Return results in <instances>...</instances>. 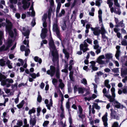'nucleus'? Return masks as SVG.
<instances>
[{"instance_id":"nucleus-1","label":"nucleus","mask_w":127,"mask_h":127,"mask_svg":"<svg viewBox=\"0 0 127 127\" xmlns=\"http://www.w3.org/2000/svg\"><path fill=\"white\" fill-rule=\"evenodd\" d=\"M49 45L50 50L51 51L52 55L53 57V60L54 62L55 61H58V54L56 49L54 42L52 38L50 40Z\"/></svg>"},{"instance_id":"nucleus-2","label":"nucleus","mask_w":127,"mask_h":127,"mask_svg":"<svg viewBox=\"0 0 127 127\" xmlns=\"http://www.w3.org/2000/svg\"><path fill=\"white\" fill-rule=\"evenodd\" d=\"M111 91L112 95V96L110 95H107L106 94L107 91L105 88H104L102 90V92L104 94L103 96H105L109 99L110 102H113L114 99V98L116 96L115 93V88L114 87H112L111 89Z\"/></svg>"},{"instance_id":"nucleus-3","label":"nucleus","mask_w":127,"mask_h":127,"mask_svg":"<svg viewBox=\"0 0 127 127\" xmlns=\"http://www.w3.org/2000/svg\"><path fill=\"white\" fill-rule=\"evenodd\" d=\"M7 24L6 26V31L8 32L9 35L11 37L13 36V32L11 31L12 27V23L9 21H6Z\"/></svg>"},{"instance_id":"nucleus-4","label":"nucleus","mask_w":127,"mask_h":127,"mask_svg":"<svg viewBox=\"0 0 127 127\" xmlns=\"http://www.w3.org/2000/svg\"><path fill=\"white\" fill-rule=\"evenodd\" d=\"M53 30L54 32H55L58 37L60 40H61L60 36L59 30L57 22V20L53 24Z\"/></svg>"},{"instance_id":"nucleus-5","label":"nucleus","mask_w":127,"mask_h":127,"mask_svg":"<svg viewBox=\"0 0 127 127\" xmlns=\"http://www.w3.org/2000/svg\"><path fill=\"white\" fill-rule=\"evenodd\" d=\"M14 81L11 78H7L2 81L1 84L3 86L6 85L7 87H9L11 86L10 83H12Z\"/></svg>"},{"instance_id":"nucleus-6","label":"nucleus","mask_w":127,"mask_h":127,"mask_svg":"<svg viewBox=\"0 0 127 127\" xmlns=\"http://www.w3.org/2000/svg\"><path fill=\"white\" fill-rule=\"evenodd\" d=\"M105 58L104 55H102L99 56L97 59L96 62L99 64L102 65H106V61L102 60Z\"/></svg>"},{"instance_id":"nucleus-7","label":"nucleus","mask_w":127,"mask_h":127,"mask_svg":"<svg viewBox=\"0 0 127 127\" xmlns=\"http://www.w3.org/2000/svg\"><path fill=\"white\" fill-rule=\"evenodd\" d=\"M12 41L11 39H9L8 40V42L7 45L6 47L3 45L0 48V51H2L7 50L8 48L10 47L12 45Z\"/></svg>"},{"instance_id":"nucleus-8","label":"nucleus","mask_w":127,"mask_h":127,"mask_svg":"<svg viewBox=\"0 0 127 127\" xmlns=\"http://www.w3.org/2000/svg\"><path fill=\"white\" fill-rule=\"evenodd\" d=\"M111 112L110 113V117L111 119H116L117 120H119V117L117 114V112L113 109H110Z\"/></svg>"},{"instance_id":"nucleus-9","label":"nucleus","mask_w":127,"mask_h":127,"mask_svg":"<svg viewBox=\"0 0 127 127\" xmlns=\"http://www.w3.org/2000/svg\"><path fill=\"white\" fill-rule=\"evenodd\" d=\"M88 44L85 41H84L83 43L81 44L80 45V50H82L83 53L89 50V49L88 47Z\"/></svg>"},{"instance_id":"nucleus-10","label":"nucleus","mask_w":127,"mask_h":127,"mask_svg":"<svg viewBox=\"0 0 127 127\" xmlns=\"http://www.w3.org/2000/svg\"><path fill=\"white\" fill-rule=\"evenodd\" d=\"M55 67L51 65L50 66V69L47 71V73L52 77L55 74Z\"/></svg>"},{"instance_id":"nucleus-11","label":"nucleus","mask_w":127,"mask_h":127,"mask_svg":"<svg viewBox=\"0 0 127 127\" xmlns=\"http://www.w3.org/2000/svg\"><path fill=\"white\" fill-rule=\"evenodd\" d=\"M36 117L35 115L32 116L30 115V124L32 127H33L34 126L36 122Z\"/></svg>"},{"instance_id":"nucleus-12","label":"nucleus","mask_w":127,"mask_h":127,"mask_svg":"<svg viewBox=\"0 0 127 127\" xmlns=\"http://www.w3.org/2000/svg\"><path fill=\"white\" fill-rule=\"evenodd\" d=\"M74 89L75 93H76L77 91H78L79 94H83L85 91L84 88L81 87L77 88L76 86H74Z\"/></svg>"},{"instance_id":"nucleus-13","label":"nucleus","mask_w":127,"mask_h":127,"mask_svg":"<svg viewBox=\"0 0 127 127\" xmlns=\"http://www.w3.org/2000/svg\"><path fill=\"white\" fill-rule=\"evenodd\" d=\"M91 30L93 31L94 34L95 35L98 36L100 33V31L99 27L95 28L91 27Z\"/></svg>"},{"instance_id":"nucleus-14","label":"nucleus","mask_w":127,"mask_h":127,"mask_svg":"<svg viewBox=\"0 0 127 127\" xmlns=\"http://www.w3.org/2000/svg\"><path fill=\"white\" fill-rule=\"evenodd\" d=\"M30 0H23L22 1V3L23 5V7L24 9L28 8L30 6V3L29 2Z\"/></svg>"},{"instance_id":"nucleus-15","label":"nucleus","mask_w":127,"mask_h":127,"mask_svg":"<svg viewBox=\"0 0 127 127\" xmlns=\"http://www.w3.org/2000/svg\"><path fill=\"white\" fill-rule=\"evenodd\" d=\"M108 114L106 112L104 115L102 117V119L103 123L105 127H107L108 125L107 121L108 119L107 118Z\"/></svg>"},{"instance_id":"nucleus-16","label":"nucleus","mask_w":127,"mask_h":127,"mask_svg":"<svg viewBox=\"0 0 127 127\" xmlns=\"http://www.w3.org/2000/svg\"><path fill=\"white\" fill-rule=\"evenodd\" d=\"M105 57L106 59V63H108L109 60L113 58L112 54L111 53H107L105 54Z\"/></svg>"},{"instance_id":"nucleus-17","label":"nucleus","mask_w":127,"mask_h":127,"mask_svg":"<svg viewBox=\"0 0 127 127\" xmlns=\"http://www.w3.org/2000/svg\"><path fill=\"white\" fill-rule=\"evenodd\" d=\"M79 111H78L77 113L79 114L78 116L79 118L82 119H83L85 117V116L83 114V110L80 106H78Z\"/></svg>"},{"instance_id":"nucleus-18","label":"nucleus","mask_w":127,"mask_h":127,"mask_svg":"<svg viewBox=\"0 0 127 127\" xmlns=\"http://www.w3.org/2000/svg\"><path fill=\"white\" fill-rule=\"evenodd\" d=\"M47 30L46 28L43 29L42 30L41 33L40 34L41 37L42 39H44L46 36V33H47Z\"/></svg>"},{"instance_id":"nucleus-19","label":"nucleus","mask_w":127,"mask_h":127,"mask_svg":"<svg viewBox=\"0 0 127 127\" xmlns=\"http://www.w3.org/2000/svg\"><path fill=\"white\" fill-rule=\"evenodd\" d=\"M113 0H107V3H113ZM114 4L117 6L119 7L120 4L118 2V0H114Z\"/></svg>"},{"instance_id":"nucleus-20","label":"nucleus","mask_w":127,"mask_h":127,"mask_svg":"<svg viewBox=\"0 0 127 127\" xmlns=\"http://www.w3.org/2000/svg\"><path fill=\"white\" fill-rule=\"evenodd\" d=\"M90 63L91 64L90 66L92 67L93 70L92 71V72H93V70L96 71L97 70V68L95 66V62L92 61Z\"/></svg>"},{"instance_id":"nucleus-21","label":"nucleus","mask_w":127,"mask_h":127,"mask_svg":"<svg viewBox=\"0 0 127 127\" xmlns=\"http://www.w3.org/2000/svg\"><path fill=\"white\" fill-rule=\"evenodd\" d=\"M100 33L101 34H105L107 33L103 24L102 23L100 28Z\"/></svg>"},{"instance_id":"nucleus-22","label":"nucleus","mask_w":127,"mask_h":127,"mask_svg":"<svg viewBox=\"0 0 127 127\" xmlns=\"http://www.w3.org/2000/svg\"><path fill=\"white\" fill-rule=\"evenodd\" d=\"M115 99L114 100L113 102L114 104V106L115 107L118 108H119L121 106V104L119 103L117 101L115 100Z\"/></svg>"},{"instance_id":"nucleus-23","label":"nucleus","mask_w":127,"mask_h":127,"mask_svg":"<svg viewBox=\"0 0 127 127\" xmlns=\"http://www.w3.org/2000/svg\"><path fill=\"white\" fill-rule=\"evenodd\" d=\"M66 21H62L61 24L62 28L63 30H65L67 26L66 25Z\"/></svg>"},{"instance_id":"nucleus-24","label":"nucleus","mask_w":127,"mask_h":127,"mask_svg":"<svg viewBox=\"0 0 127 127\" xmlns=\"http://www.w3.org/2000/svg\"><path fill=\"white\" fill-rule=\"evenodd\" d=\"M107 4H108L109 7L110 8V10L111 13H113V12H114V8L112 7V6L113 5V3H111Z\"/></svg>"},{"instance_id":"nucleus-25","label":"nucleus","mask_w":127,"mask_h":127,"mask_svg":"<svg viewBox=\"0 0 127 127\" xmlns=\"http://www.w3.org/2000/svg\"><path fill=\"white\" fill-rule=\"evenodd\" d=\"M30 75L32 77V78L35 79L36 77H38L40 76L39 73L38 72L36 74L34 73H33L32 74L30 73Z\"/></svg>"},{"instance_id":"nucleus-26","label":"nucleus","mask_w":127,"mask_h":127,"mask_svg":"<svg viewBox=\"0 0 127 127\" xmlns=\"http://www.w3.org/2000/svg\"><path fill=\"white\" fill-rule=\"evenodd\" d=\"M109 80H105L104 82L105 86L109 89H110L111 87L110 85L109 84Z\"/></svg>"},{"instance_id":"nucleus-27","label":"nucleus","mask_w":127,"mask_h":127,"mask_svg":"<svg viewBox=\"0 0 127 127\" xmlns=\"http://www.w3.org/2000/svg\"><path fill=\"white\" fill-rule=\"evenodd\" d=\"M34 59L35 62H38L40 64L41 63L42 60L41 58H39L37 56L34 57Z\"/></svg>"},{"instance_id":"nucleus-28","label":"nucleus","mask_w":127,"mask_h":127,"mask_svg":"<svg viewBox=\"0 0 127 127\" xmlns=\"http://www.w3.org/2000/svg\"><path fill=\"white\" fill-rule=\"evenodd\" d=\"M61 5V3L60 2L58 3V5L56 10V12L57 14H58L59 12V11L60 9Z\"/></svg>"},{"instance_id":"nucleus-29","label":"nucleus","mask_w":127,"mask_h":127,"mask_svg":"<svg viewBox=\"0 0 127 127\" xmlns=\"http://www.w3.org/2000/svg\"><path fill=\"white\" fill-rule=\"evenodd\" d=\"M102 0H96L95 5H96L99 7L101 5V3L102 2Z\"/></svg>"},{"instance_id":"nucleus-30","label":"nucleus","mask_w":127,"mask_h":127,"mask_svg":"<svg viewBox=\"0 0 127 127\" xmlns=\"http://www.w3.org/2000/svg\"><path fill=\"white\" fill-rule=\"evenodd\" d=\"M22 33L25 36H26V38L27 39L28 38H29V31L27 30L25 32H23Z\"/></svg>"},{"instance_id":"nucleus-31","label":"nucleus","mask_w":127,"mask_h":127,"mask_svg":"<svg viewBox=\"0 0 127 127\" xmlns=\"http://www.w3.org/2000/svg\"><path fill=\"white\" fill-rule=\"evenodd\" d=\"M92 107L97 110H99L100 108V106H99L98 104L96 103H94L92 105Z\"/></svg>"},{"instance_id":"nucleus-32","label":"nucleus","mask_w":127,"mask_h":127,"mask_svg":"<svg viewBox=\"0 0 127 127\" xmlns=\"http://www.w3.org/2000/svg\"><path fill=\"white\" fill-rule=\"evenodd\" d=\"M94 49H95L96 50L95 51V52L97 54H98L100 52L101 48L100 47H99V46L98 47H96L95 48L94 47Z\"/></svg>"},{"instance_id":"nucleus-33","label":"nucleus","mask_w":127,"mask_h":127,"mask_svg":"<svg viewBox=\"0 0 127 127\" xmlns=\"http://www.w3.org/2000/svg\"><path fill=\"white\" fill-rule=\"evenodd\" d=\"M63 51L65 54V57L67 58V59H68L69 57V53L64 49H63Z\"/></svg>"},{"instance_id":"nucleus-34","label":"nucleus","mask_w":127,"mask_h":127,"mask_svg":"<svg viewBox=\"0 0 127 127\" xmlns=\"http://www.w3.org/2000/svg\"><path fill=\"white\" fill-rule=\"evenodd\" d=\"M45 103L46 104V106L47 107V109L49 110H50V106L49 105V104H48L49 102L48 100L47 99H46L44 101Z\"/></svg>"},{"instance_id":"nucleus-35","label":"nucleus","mask_w":127,"mask_h":127,"mask_svg":"<svg viewBox=\"0 0 127 127\" xmlns=\"http://www.w3.org/2000/svg\"><path fill=\"white\" fill-rule=\"evenodd\" d=\"M24 102V100H22L20 103L19 104L17 105V107L19 109L21 108L22 107L23 105Z\"/></svg>"},{"instance_id":"nucleus-36","label":"nucleus","mask_w":127,"mask_h":127,"mask_svg":"<svg viewBox=\"0 0 127 127\" xmlns=\"http://www.w3.org/2000/svg\"><path fill=\"white\" fill-rule=\"evenodd\" d=\"M29 10H31V16H35V11L33 10V8L32 6H31L30 7Z\"/></svg>"},{"instance_id":"nucleus-37","label":"nucleus","mask_w":127,"mask_h":127,"mask_svg":"<svg viewBox=\"0 0 127 127\" xmlns=\"http://www.w3.org/2000/svg\"><path fill=\"white\" fill-rule=\"evenodd\" d=\"M35 112V109L34 108H33L32 109L30 110L29 111V114L30 115L32 113H34Z\"/></svg>"},{"instance_id":"nucleus-38","label":"nucleus","mask_w":127,"mask_h":127,"mask_svg":"<svg viewBox=\"0 0 127 127\" xmlns=\"http://www.w3.org/2000/svg\"><path fill=\"white\" fill-rule=\"evenodd\" d=\"M120 51H119L118 50H117L116 52V54L115 55V56L116 58L118 59V60H119V57L120 56Z\"/></svg>"},{"instance_id":"nucleus-39","label":"nucleus","mask_w":127,"mask_h":127,"mask_svg":"<svg viewBox=\"0 0 127 127\" xmlns=\"http://www.w3.org/2000/svg\"><path fill=\"white\" fill-rule=\"evenodd\" d=\"M58 82V80L55 78H53L52 79V82L53 85L55 86H56V84Z\"/></svg>"},{"instance_id":"nucleus-40","label":"nucleus","mask_w":127,"mask_h":127,"mask_svg":"<svg viewBox=\"0 0 127 127\" xmlns=\"http://www.w3.org/2000/svg\"><path fill=\"white\" fill-rule=\"evenodd\" d=\"M56 77L58 79H59L60 78V74L59 69L57 68L56 72Z\"/></svg>"},{"instance_id":"nucleus-41","label":"nucleus","mask_w":127,"mask_h":127,"mask_svg":"<svg viewBox=\"0 0 127 127\" xmlns=\"http://www.w3.org/2000/svg\"><path fill=\"white\" fill-rule=\"evenodd\" d=\"M5 61L3 59H1L0 60V65L1 66H3L5 65Z\"/></svg>"},{"instance_id":"nucleus-42","label":"nucleus","mask_w":127,"mask_h":127,"mask_svg":"<svg viewBox=\"0 0 127 127\" xmlns=\"http://www.w3.org/2000/svg\"><path fill=\"white\" fill-rule=\"evenodd\" d=\"M25 55L26 56H27L30 52V51L29 49L27 48L25 50Z\"/></svg>"},{"instance_id":"nucleus-43","label":"nucleus","mask_w":127,"mask_h":127,"mask_svg":"<svg viewBox=\"0 0 127 127\" xmlns=\"http://www.w3.org/2000/svg\"><path fill=\"white\" fill-rule=\"evenodd\" d=\"M94 44L95 45L94 46V47L95 48L96 47H98L99 45L98 44V41L97 40H95L94 42Z\"/></svg>"},{"instance_id":"nucleus-44","label":"nucleus","mask_w":127,"mask_h":127,"mask_svg":"<svg viewBox=\"0 0 127 127\" xmlns=\"http://www.w3.org/2000/svg\"><path fill=\"white\" fill-rule=\"evenodd\" d=\"M112 71L115 73H118L119 72V68H115L112 69Z\"/></svg>"},{"instance_id":"nucleus-45","label":"nucleus","mask_w":127,"mask_h":127,"mask_svg":"<svg viewBox=\"0 0 127 127\" xmlns=\"http://www.w3.org/2000/svg\"><path fill=\"white\" fill-rule=\"evenodd\" d=\"M122 92L125 94H127V87H124L122 90Z\"/></svg>"},{"instance_id":"nucleus-46","label":"nucleus","mask_w":127,"mask_h":127,"mask_svg":"<svg viewBox=\"0 0 127 127\" xmlns=\"http://www.w3.org/2000/svg\"><path fill=\"white\" fill-rule=\"evenodd\" d=\"M47 17V14H45L42 16V20L43 22L46 21Z\"/></svg>"},{"instance_id":"nucleus-47","label":"nucleus","mask_w":127,"mask_h":127,"mask_svg":"<svg viewBox=\"0 0 127 127\" xmlns=\"http://www.w3.org/2000/svg\"><path fill=\"white\" fill-rule=\"evenodd\" d=\"M102 34V38L103 41H105L108 38L104 34Z\"/></svg>"},{"instance_id":"nucleus-48","label":"nucleus","mask_w":127,"mask_h":127,"mask_svg":"<svg viewBox=\"0 0 127 127\" xmlns=\"http://www.w3.org/2000/svg\"><path fill=\"white\" fill-rule=\"evenodd\" d=\"M112 127H120L119 126L118 123L117 122H115L112 125Z\"/></svg>"},{"instance_id":"nucleus-49","label":"nucleus","mask_w":127,"mask_h":127,"mask_svg":"<svg viewBox=\"0 0 127 127\" xmlns=\"http://www.w3.org/2000/svg\"><path fill=\"white\" fill-rule=\"evenodd\" d=\"M42 100V97L39 95V93L38 92V95L37 98V100L39 102H40Z\"/></svg>"},{"instance_id":"nucleus-50","label":"nucleus","mask_w":127,"mask_h":127,"mask_svg":"<svg viewBox=\"0 0 127 127\" xmlns=\"http://www.w3.org/2000/svg\"><path fill=\"white\" fill-rule=\"evenodd\" d=\"M23 42L24 44L26 45L27 44V46L28 47H29V41L28 39H25V40Z\"/></svg>"},{"instance_id":"nucleus-51","label":"nucleus","mask_w":127,"mask_h":127,"mask_svg":"<svg viewBox=\"0 0 127 127\" xmlns=\"http://www.w3.org/2000/svg\"><path fill=\"white\" fill-rule=\"evenodd\" d=\"M123 20H122L119 23V26H121V27L125 28V24L123 23Z\"/></svg>"},{"instance_id":"nucleus-52","label":"nucleus","mask_w":127,"mask_h":127,"mask_svg":"<svg viewBox=\"0 0 127 127\" xmlns=\"http://www.w3.org/2000/svg\"><path fill=\"white\" fill-rule=\"evenodd\" d=\"M77 10H74L73 11L72 14V15L71 16V18H72L73 16H75L76 17V14L77 12Z\"/></svg>"},{"instance_id":"nucleus-53","label":"nucleus","mask_w":127,"mask_h":127,"mask_svg":"<svg viewBox=\"0 0 127 127\" xmlns=\"http://www.w3.org/2000/svg\"><path fill=\"white\" fill-rule=\"evenodd\" d=\"M49 122L48 121H45L44 122L43 124V126L44 127L47 126Z\"/></svg>"},{"instance_id":"nucleus-54","label":"nucleus","mask_w":127,"mask_h":127,"mask_svg":"<svg viewBox=\"0 0 127 127\" xmlns=\"http://www.w3.org/2000/svg\"><path fill=\"white\" fill-rule=\"evenodd\" d=\"M81 83L84 85H86L87 84V81L86 79L85 78H83L81 80Z\"/></svg>"},{"instance_id":"nucleus-55","label":"nucleus","mask_w":127,"mask_h":127,"mask_svg":"<svg viewBox=\"0 0 127 127\" xmlns=\"http://www.w3.org/2000/svg\"><path fill=\"white\" fill-rule=\"evenodd\" d=\"M17 124L19 126L21 127L23 124V123L21 121H17Z\"/></svg>"},{"instance_id":"nucleus-56","label":"nucleus","mask_w":127,"mask_h":127,"mask_svg":"<svg viewBox=\"0 0 127 127\" xmlns=\"http://www.w3.org/2000/svg\"><path fill=\"white\" fill-rule=\"evenodd\" d=\"M66 108L68 109H69L70 106V105L69 102V101H67L66 104Z\"/></svg>"},{"instance_id":"nucleus-57","label":"nucleus","mask_w":127,"mask_h":127,"mask_svg":"<svg viewBox=\"0 0 127 127\" xmlns=\"http://www.w3.org/2000/svg\"><path fill=\"white\" fill-rule=\"evenodd\" d=\"M68 121L69 122L70 124L69 126H72V121L71 116H70V117H69Z\"/></svg>"},{"instance_id":"nucleus-58","label":"nucleus","mask_w":127,"mask_h":127,"mask_svg":"<svg viewBox=\"0 0 127 127\" xmlns=\"http://www.w3.org/2000/svg\"><path fill=\"white\" fill-rule=\"evenodd\" d=\"M98 18H99V23H102V20L101 17V14L98 15Z\"/></svg>"},{"instance_id":"nucleus-59","label":"nucleus","mask_w":127,"mask_h":127,"mask_svg":"<svg viewBox=\"0 0 127 127\" xmlns=\"http://www.w3.org/2000/svg\"><path fill=\"white\" fill-rule=\"evenodd\" d=\"M18 85V83H17L14 84H12L11 85V88L12 89H14L15 88L17 87Z\"/></svg>"},{"instance_id":"nucleus-60","label":"nucleus","mask_w":127,"mask_h":127,"mask_svg":"<svg viewBox=\"0 0 127 127\" xmlns=\"http://www.w3.org/2000/svg\"><path fill=\"white\" fill-rule=\"evenodd\" d=\"M10 3L12 4H16L17 2V0H9Z\"/></svg>"},{"instance_id":"nucleus-61","label":"nucleus","mask_w":127,"mask_h":127,"mask_svg":"<svg viewBox=\"0 0 127 127\" xmlns=\"http://www.w3.org/2000/svg\"><path fill=\"white\" fill-rule=\"evenodd\" d=\"M86 41L89 44H91L92 43V40L89 38H88L84 41H85V42H86Z\"/></svg>"},{"instance_id":"nucleus-62","label":"nucleus","mask_w":127,"mask_h":127,"mask_svg":"<svg viewBox=\"0 0 127 127\" xmlns=\"http://www.w3.org/2000/svg\"><path fill=\"white\" fill-rule=\"evenodd\" d=\"M6 78V77L4 75H0V81H1L2 79H5Z\"/></svg>"},{"instance_id":"nucleus-63","label":"nucleus","mask_w":127,"mask_h":127,"mask_svg":"<svg viewBox=\"0 0 127 127\" xmlns=\"http://www.w3.org/2000/svg\"><path fill=\"white\" fill-rule=\"evenodd\" d=\"M25 47L24 45H22L20 47V50L22 51H25Z\"/></svg>"},{"instance_id":"nucleus-64","label":"nucleus","mask_w":127,"mask_h":127,"mask_svg":"<svg viewBox=\"0 0 127 127\" xmlns=\"http://www.w3.org/2000/svg\"><path fill=\"white\" fill-rule=\"evenodd\" d=\"M65 13V11L64 9H62L61 11V13L59 14V16L60 17L62 16V15L64 14Z\"/></svg>"}]
</instances>
